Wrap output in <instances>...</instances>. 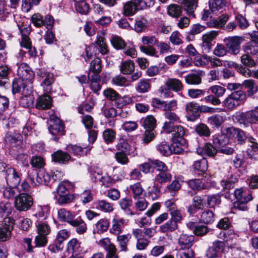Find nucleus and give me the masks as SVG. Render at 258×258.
<instances>
[{
	"instance_id": "0eeeda50",
	"label": "nucleus",
	"mask_w": 258,
	"mask_h": 258,
	"mask_svg": "<svg viewBox=\"0 0 258 258\" xmlns=\"http://www.w3.org/2000/svg\"><path fill=\"white\" fill-rule=\"evenodd\" d=\"M12 92L13 94L21 93L23 95H29L32 88V84H29L25 80L15 79L13 82Z\"/></svg>"
},
{
	"instance_id": "cd10ccee",
	"label": "nucleus",
	"mask_w": 258,
	"mask_h": 258,
	"mask_svg": "<svg viewBox=\"0 0 258 258\" xmlns=\"http://www.w3.org/2000/svg\"><path fill=\"white\" fill-rule=\"evenodd\" d=\"M67 151L76 156H82L87 153L88 150L77 145L69 144L66 147Z\"/></svg>"
},
{
	"instance_id": "7ed1b4c3",
	"label": "nucleus",
	"mask_w": 258,
	"mask_h": 258,
	"mask_svg": "<svg viewBox=\"0 0 258 258\" xmlns=\"http://www.w3.org/2000/svg\"><path fill=\"white\" fill-rule=\"evenodd\" d=\"M235 120L244 126L258 122V107L245 112H237L234 116Z\"/></svg>"
},
{
	"instance_id": "b1692460",
	"label": "nucleus",
	"mask_w": 258,
	"mask_h": 258,
	"mask_svg": "<svg viewBox=\"0 0 258 258\" xmlns=\"http://www.w3.org/2000/svg\"><path fill=\"white\" fill-rule=\"evenodd\" d=\"M198 0H182L183 10L186 12L187 15L192 17H195L194 12L198 7Z\"/></svg>"
},
{
	"instance_id": "8fccbe9b",
	"label": "nucleus",
	"mask_w": 258,
	"mask_h": 258,
	"mask_svg": "<svg viewBox=\"0 0 258 258\" xmlns=\"http://www.w3.org/2000/svg\"><path fill=\"white\" fill-rule=\"evenodd\" d=\"M10 73V69L6 66L0 67V86L4 87L8 82V77Z\"/></svg>"
},
{
	"instance_id": "09e8293b",
	"label": "nucleus",
	"mask_w": 258,
	"mask_h": 258,
	"mask_svg": "<svg viewBox=\"0 0 258 258\" xmlns=\"http://www.w3.org/2000/svg\"><path fill=\"white\" fill-rule=\"evenodd\" d=\"M156 120L152 115L147 116L143 121V126L146 130L153 131L156 126Z\"/></svg>"
},
{
	"instance_id": "412c9836",
	"label": "nucleus",
	"mask_w": 258,
	"mask_h": 258,
	"mask_svg": "<svg viewBox=\"0 0 258 258\" xmlns=\"http://www.w3.org/2000/svg\"><path fill=\"white\" fill-rule=\"evenodd\" d=\"M99 244L106 251V256H109L114 252H117L115 245L112 243L109 238H104L99 241Z\"/></svg>"
},
{
	"instance_id": "dca6fc26",
	"label": "nucleus",
	"mask_w": 258,
	"mask_h": 258,
	"mask_svg": "<svg viewBox=\"0 0 258 258\" xmlns=\"http://www.w3.org/2000/svg\"><path fill=\"white\" fill-rule=\"evenodd\" d=\"M21 33L20 46L25 48H32V41L28 36L31 32V28L29 26L19 27Z\"/></svg>"
},
{
	"instance_id": "4be33fe9",
	"label": "nucleus",
	"mask_w": 258,
	"mask_h": 258,
	"mask_svg": "<svg viewBox=\"0 0 258 258\" xmlns=\"http://www.w3.org/2000/svg\"><path fill=\"white\" fill-rule=\"evenodd\" d=\"M70 224L75 228V231L79 234H83L87 231V224L80 217L74 218Z\"/></svg>"
},
{
	"instance_id": "1a4fd4ad",
	"label": "nucleus",
	"mask_w": 258,
	"mask_h": 258,
	"mask_svg": "<svg viewBox=\"0 0 258 258\" xmlns=\"http://www.w3.org/2000/svg\"><path fill=\"white\" fill-rule=\"evenodd\" d=\"M17 65V75L19 78L25 80L29 84H32L35 75L32 69L28 64L24 62Z\"/></svg>"
},
{
	"instance_id": "aec40b11",
	"label": "nucleus",
	"mask_w": 258,
	"mask_h": 258,
	"mask_svg": "<svg viewBox=\"0 0 258 258\" xmlns=\"http://www.w3.org/2000/svg\"><path fill=\"white\" fill-rule=\"evenodd\" d=\"M218 35V32L211 31L204 34L202 37L203 47L206 48H211L214 44V40Z\"/></svg>"
},
{
	"instance_id": "a18cd8bd",
	"label": "nucleus",
	"mask_w": 258,
	"mask_h": 258,
	"mask_svg": "<svg viewBox=\"0 0 258 258\" xmlns=\"http://www.w3.org/2000/svg\"><path fill=\"white\" fill-rule=\"evenodd\" d=\"M215 215L210 210H207L202 212L201 216V220L205 224H211L215 221Z\"/></svg>"
},
{
	"instance_id": "79ce46f5",
	"label": "nucleus",
	"mask_w": 258,
	"mask_h": 258,
	"mask_svg": "<svg viewBox=\"0 0 258 258\" xmlns=\"http://www.w3.org/2000/svg\"><path fill=\"white\" fill-rule=\"evenodd\" d=\"M177 228L178 224L170 219L160 226V230L163 233L171 232Z\"/></svg>"
},
{
	"instance_id": "680f3d73",
	"label": "nucleus",
	"mask_w": 258,
	"mask_h": 258,
	"mask_svg": "<svg viewBox=\"0 0 258 258\" xmlns=\"http://www.w3.org/2000/svg\"><path fill=\"white\" fill-rule=\"evenodd\" d=\"M148 202L144 198H139L135 203L134 209L135 212H142L144 211L148 207Z\"/></svg>"
},
{
	"instance_id": "49530a36",
	"label": "nucleus",
	"mask_w": 258,
	"mask_h": 258,
	"mask_svg": "<svg viewBox=\"0 0 258 258\" xmlns=\"http://www.w3.org/2000/svg\"><path fill=\"white\" fill-rule=\"evenodd\" d=\"M172 175L168 171L160 172L155 177V180L159 183L162 184L171 180Z\"/></svg>"
},
{
	"instance_id": "2f4dec72",
	"label": "nucleus",
	"mask_w": 258,
	"mask_h": 258,
	"mask_svg": "<svg viewBox=\"0 0 258 258\" xmlns=\"http://www.w3.org/2000/svg\"><path fill=\"white\" fill-rule=\"evenodd\" d=\"M136 2L135 0H132L124 6L123 12L125 15H133L135 14L136 11L143 9L142 8H139V5Z\"/></svg>"
},
{
	"instance_id": "f704fd0d",
	"label": "nucleus",
	"mask_w": 258,
	"mask_h": 258,
	"mask_svg": "<svg viewBox=\"0 0 258 258\" xmlns=\"http://www.w3.org/2000/svg\"><path fill=\"white\" fill-rule=\"evenodd\" d=\"M109 226V222L106 219H101L96 224L94 229V233H103L106 231Z\"/></svg>"
},
{
	"instance_id": "4d7b16f0",
	"label": "nucleus",
	"mask_w": 258,
	"mask_h": 258,
	"mask_svg": "<svg viewBox=\"0 0 258 258\" xmlns=\"http://www.w3.org/2000/svg\"><path fill=\"white\" fill-rule=\"evenodd\" d=\"M98 208L105 212H110L113 210V204L106 200H101L97 201Z\"/></svg>"
},
{
	"instance_id": "c9c22d12",
	"label": "nucleus",
	"mask_w": 258,
	"mask_h": 258,
	"mask_svg": "<svg viewBox=\"0 0 258 258\" xmlns=\"http://www.w3.org/2000/svg\"><path fill=\"white\" fill-rule=\"evenodd\" d=\"M228 132L233 135L235 139L237 140L238 143L242 144L246 140L245 133L242 130L235 127L228 128Z\"/></svg>"
},
{
	"instance_id": "f257e3e1",
	"label": "nucleus",
	"mask_w": 258,
	"mask_h": 258,
	"mask_svg": "<svg viewBox=\"0 0 258 258\" xmlns=\"http://www.w3.org/2000/svg\"><path fill=\"white\" fill-rule=\"evenodd\" d=\"M194 236L192 235L182 234L178 239V243L182 250L178 251L177 257L179 258H192L193 251L189 248L194 243Z\"/></svg>"
},
{
	"instance_id": "c85d7f7f",
	"label": "nucleus",
	"mask_w": 258,
	"mask_h": 258,
	"mask_svg": "<svg viewBox=\"0 0 258 258\" xmlns=\"http://www.w3.org/2000/svg\"><path fill=\"white\" fill-rule=\"evenodd\" d=\"M165 85L169 90H172L175 92L180 91L183 88L181 82L175 78L168 79L166 82Z\"/></svg>"
},
{
	"instance_id": "0e129e2a",
	"label": "nucleus",
	"mask_w": 258,
	"mask_h": 258,
	"mask_svg": "<svg viewBox=\"0 0 258 258\" xmlns=\"http://www.w3.org/2000/svg\"><path fill=\"white\" fill-rule=\"evenodd\" d=\"M76 3V9L78 13L83 15L87 14L88 13L89 11V6L85 1Z\"/></svg>"
},
{
	"instance_id": "6ab92c4d",
	"label": "nucleus",
	"mask_w": 258,
	"mask_h": 258,
	"mask_svg": "<svg viewBox=\"0 0 258 258\" xmlns=\"http://www.w3.org/2000/svg\"><path fill=\"white\" fill-rule=\"evenodd\" d=\"M244 40V38L243 37L234 36L225 38L223 41L227 48H236L239 47Z\"/></svg>"
},
{
	"instance_id": "6e6d98bb",
	"label": "nucleus",
	"mask_w": 258,
	"mask_h": 258,
	"mask_svg": "<svg viewBox=\"0 0 258 258\" xmlns=\"http://www.w3.org/2000/svg\"><path fill=\"white\" fill-rule=\"evenodd\" d=\"M238 181V179L235 176L231 175L226 180H222L221 184L224 189H231L234 187L235 183Z\"/></svg>"
},
{
	"instance_id": "c03bdc74",
	"label": "nucleus",
	"mask_w": 258,
	"mask_h": 258,
	"mask_svg": "<svg viewBox=\"0 0 258 258\" xmlns=\"http://www.w3.org/2000/svg\"><path fill=\"white\" fill-rule=\"evenodd\" d=\"M229 142V138L224 134L213 137V142L216 146L217 149L219 148L220 147L225 145L226 144H228Z\"/></svg>"
},
{
	"instance_id": "f3484780",
	"label": "nucleus",
	"mask_w": 258,
	"mask_h": 258,
	"mask_svg": "<svg viewBox=\"0 0 258 258\" xmlns=\"http://www.w3.org/2000/svg\"><path fill=\"white\" fill-rule=\"evenodd\" d=\"M51 157L53 161L61 164H68L69 161L72 160L69 152H65L61 150H58L53 153Z\"/></svg>"
},
{
	"instance_id": "20e7f679",
	"label": "nucleus",
	"mask_w": 258,
	"mask_h": 258,
	"mask_svg": "<svg viewBox=\"0 0 258 258\" xmlns=\"http://www.w3.org/2000/svg\"><path fill=\"white\" fill-rule=\"evenodd\" d=\"M245 99L246 95L243 91H235L223 100V106L227 109H233L244 102Z\"/></svg>"
},
{
	"instance_id": "bf43d9fd",
	"label": "nucleus",
	"mask_w": 258,
	"mask_h": 258,
	"mask_svg": "<svg viewBox=\"0 0 258 258\" xmlns=\"http://www.w3.org/2000/svg\"><path fill=\"white\" fill-rule=\"evenodd\" d=\"M12 212V206L9 202H2L0 203V217L8 216Z\"/></svg>"
},
{
	"instance_id": "e433bc0d",
	"label": "nucleus",
	"mask_w": 258,
	"mask_h": 258,
	"mask_svg": "<svg viewBox=\"0 0 258 258\" xmlns=\"http://www.w3.org/2000/svg\"><path fill=\"white\" fill-rule=\"evenodd\" d=\"M117 242L120 247V250L126 251L127 250V245L131 238V235L130 234L117 235Z\"/></svg>"
},
{
	"instance_id": "423d86ee",
	"label": "nucleus",
	"mask_w": 258,
	"mask_h": 258,
	"mask_svg": "<svg viewBox=\"0 0 258 258\" xmlns=\"http://www.w3.org/2000/svg\"><path fill=\"white\" fill-rule=\"evenodd\" d=\"M2 225V227L0 228V241H5L8 240L11 236L14 228V220L10 217H5Z\"/></svg>"
},
{
	"instance_id": "a878e982",
	"label": "nucleus",
	"mask_w": 258,
	"mask_h": 258,
	"mask_svg": "<svg viewBox=\"0 0 258 258\" xmlns=\"http://www.w3.org/2000/svg\"><path fill=\"white\" fill-rule=\"evenodd\" d=\"M52 99L48 95H41L37 100L36 107L39 109H46L50 108Z\"/></svg>"
},
{
	"instance_id": "a211bd4d",
	"label": "nucleus",
	"mask_w": 258,
	"mask_h": 258,
	"mask_svg": "<svg viewBox=\"0 0 258 258\" xmlns=\"http://www.w3.org/2000/svg\"><path fill=\"white\" fill-rule=\"evenodd\" d=\"M124 221L125 220L123 218L114 217L112 221L110 232L114 235H119L122 233V229L124 227Z\"/></svg>"
},
{
	"instance_id": "a19ab883",
	"label": "nucleus",
	"mask_w": 258,
	"mask_h": 258,
	"mask_svg": "<svg viewBox=\"0 0 258 258\" xmlns=\"http://www.w3.org/2000/svg\"><path fill=\"white\" fill-rule=\"evenodd\" d=\"M192 168L198 172H205L208 169V162L205 158L194 162L192 165Z\"/></svg>"
},
{
	"instance_id": "37998d69",
	"label": "nucleus",
	"mask_w": 258,
	"mask_h": 258,
	"mask_svg": "<svg viewBox=\"0 0 258 258\" xmlns=\"http://www.w3.org/2000/svg\"><path fill=\"white\" fill-rule=\"evenodd\" d=\"M226 5L224 0H211L209 3V7L213 13H216L222 9Z\"/></svg>"
},
{
	"instance_id": "9d476101",
	"label": "nucleus",
	"mask_w": 258,
	"mask_h": 258,
	"mask_svg": "<svg viewBox=\"0 0 258 258\" xmlns=\"http://www.w3.org/2000/svg\"><path fill=\"white\" fill-rule=\"evenodd\" d=\"M37 75L44 80L41 83V86L45 93H50L52 91V85L54 82V77L53 74L46 72L42 70H39L37 73Z\"/></svg>"
},
{
	"instance_id": "7c9ffc66",
	"label": "nucleus",
	"mask_w": 258,
	"mask_h": 258,
	"mask_svg": "<svg viewBox=\"0 0 258 258\" xmlns=\"http://www.w3.org/2000/svg\"><path fill=\"white\" fill-rule=\"evenodd\" d=\"M51 175L44 169H40L37 173V182L40 184L47 185L51 180Z\"/></svg>"
},
{
	"instance_id": "603ef678",
	"label": "nucleus",
	"mask_w": 258,
	"mask_h": 258,
	"mask_svg": "<svg viewBox=\"0 0 258 258\" xmlns=\"http://www.w3.org/2000/svg\"><path fill=\"white\" fill-rule=\"evenodd\" d=\"M116 137V133L111 128H107L103 132V138L107 144L114 142Z\"/></svg>"
},
{
	"instance_id": "3c124183",
	"label": "nucleus",
	"mask_w": 258,
	"mask_h": 258,
	"mask_svg": "<svg viewBox=\"0 0 258 258\" xmlns=\"http://www.w3.org/2000/svg\"><path fill=\"white\" fill-rule=\"evenodd\" d=\"M157 150L163 155L168 156L172 154L171 147L166 142H162L156 146Z\"/></svg>"
},
{
	"instance_id": "de8ad7c7",
	"label": "nucleus",
	"mask_w": 258,
	"mask_h": 258,
	"mask_svg": "<svg viewBox=\"0 0 258 258\" xmlns=\"http://www.w3.org/2000/svg\"><path fill=\"white\" fill-rule=\"evenodd\" d=\"M224 121L223 117L218 114L213 115L208 118V123L216 127H220Z\"/></svg>"
},
{
	"instance_id": "6e6552de",
	"label": "nucleus",
	"mask_w": 258,
	"mask_h": 258,
	"mask_svg": "<svg viewBox=\"0 0 258 258\" xmlns=\"http://www.w3.org/2000/svg\"><path fill=\"white\" fill-rule=\"evenodd\" d=\"M49 131L52 135L56 137L53 138L55 141H57L60 136L64 135V127L59 118L57 117L51 118L49 120Z\"/></svg>"
},
{
	"instance_id": "c756f323",
	"label": "nucleus",
	"mask_w": 258,
	"mask_h": 258,
	"mask_svg": "<svg viewBox=\"0 0 258 258\" xmlns=\"http://www.w3.org/2000/svg\"><path fill=\"white\" fill-rule=\"evenodd\" d=\"M88 79L90 80V88L96 94H99L98 92L101 88L100 84V78L98 75L95 74L91 76L90 72L88 75Z\"/></svg>"
},
{
	"instance_id": "f8f14e48",
	"label": "nucleus",
	"mask_w": 258,
	"mask_h": 258,
	"mask_svg": "<svg viewBox=\"0 0 258 258\" xmlns=\"http://www.w3.org/2000/svg\"><path fill=\"white\" fill-rule=\"evenodd\" d=\"M4 140L8 146L14 147L21 145L23 139L20 133L14 131H10L6 134Z\"/></svg>"
},
{
	"instance_id": "58836bf2",
	"label": "nucleus",
	"mask_w": 258,
	"mask_h": 258,
	"mask_svg": "<svg viewBox=\"0 0 258 258\" xmlns=\"http://www.w3.org/2000/svg\"><path fill=\"white\" fill-rule=\"evenodd\" d=\"M242 85L247 89V93L248 96H251L258 90V87L252 79L245 80Z\"/></svg>"
},
{
	"instance_id": "052dcab7",
	"label": "nucleus",
	"mask_w": 258,
	"mask_h": 258,
	"mask_svg": "<svg viewBox=\"0 0 258 258\" xmlns=\"http://www.w3.org/2000/svg\"><path fill=\"white\" fill-rule=\"evenodd\" d=\"M130 153H125L123 152H116L115 154V158L116 161L122 165L127 164L129 162V159L127 155Z\"/></svg>"
},
{
	"instance_id": "5701e85b",
	"label": "nucleus",
	"mask_w": 258,
	"mask_h": 258,
	"mask_svg": "<svg viewBox=\"0 0 258 258\" xmlns=\"http://www.w3.org/2000/svg\"><path fill=\"white\" fill-rule=\"evenodd\" d=\"M203 207V199L200 196H196L193 198L192 203L187 207V211L190 214H193Z\"/></svg>"
},
{
	"instance_id": "f03ea898",
	"label": "nucleus",
	"mask_w": 258,
	"mask_h": 258,
	"mask_svg": "<svg viewBox=\"0 0 258 258\" xmlns=\"http://www.w3.org/2000/svg\"><path fill=\"white\" fill-rule=\"evenodd\" d=\"M236 201L233 203L232 210L234 211L247 210V203L252 200L251 195L246 190L243 188H237L234 191Z\"/></svg>"
},
{
	"instance_id": "e2e57ef3",
	"label": "nucleus",
	"mask_w": 258,
	"mask_h": 258,
	"mask_svg": "<svg viewBox=\"0 0 258 258\" xmlns=\"http://www.w3.org/2000/svg\"><path fill=\"white\" fill-rule=\"evenodd\" d=\"M182 9L181 6L173 4L169 6L168 9V14L173 17H178L181 15Z\"/></svg>"
},
{
	"instance_id": "864d4df0",
	"label": "nucleus",
	"mask_w": 258,
	"mask_h": 258,
	"mask_svg": "<svg viewBox=\"0 0 258 258\" xmlns=\"http://www.w3.org/2000/svg\"><path fill=\"white\" fill-rule=\"evenodd\" d=\"M196 131L201 136L209 137L211 135L209 127L205 124L200 123L196 127Z\"/></svg>"
},
{
	"instance_id": "69168bd1",
	"label": "nucleus",
	"mask_w": 258,
	"mask_h": 258,
	"mask_svg": "<svg viewBox=\"0 0 258 258\" xmlns=\"http://www.w3.org/2000/svg\"><path fill=\"white\" fill-rule=\"evenodd\" d=\"M111 43L114 48H124L126 44L123 40L119 36H113L110 40Z\"/></svg>"
},
{
	"instance_id": "774afa93",
	"label": "nucleus",
	"mask_w": 258,
	"mask_h": 258,
	"mask_svg": "<svg viewBox=\"0 0 258 258\" xmlns=\"http://www.w3.org/2000/svg\"><path fill=\"white\" fill-rule=\"evenodd\" d=\"M81 200L85 205L93 200V195L91 190H85L80 195Z\"/></svg>"
},
{
	"instance_id": "473e14b6",
	"label": "nucleus",
	"mask_w": 258,
	"mask_h": 258,
	"mask_svg": "<svg viewBox=\"0 0 258 258\" xmlns=\"http://www.w3.org/2000/svg\"><path fill=\"white\" fill-rule=\"evenodd\" d=\"M57 217L60 221L67 222L70 224L75 218V215L65 209H60L58 211Z\"/></svg>"
},
{
	"instance_id": "5fc2aeb1",
	"label": "nucleus",
	"mask_w": 258,
	"mask_h": 258,
	"mask_svg": "<svg viewBox=\"0 0 258 258\" xmlns=\"http://www.w3.org/2000/svg\"><path fill=\"white\" fill-rule=\"evenodd\" d=\"M188 185L194 190H200L206 188L204 183L199 179H194L186 182Z\"/></svg>"
},
{
	"instance_id": "4c0bfd02",
	"label": "nucleus",
	"mask_w": 258,
	"mask_h": 258,
	"mask_svg": "<svg viewBox=\"0 0 258 258\" xmlns=\"http://www.w3.org/2000/svg\"><path fill=\"white\" fill-rule=\"evenodd\" d=\"M135 70V64L133 61L127 60L123 61L120 66V71L124 75L131 74Z\"/></svg>"
},
{
	"instance_id": "9b49d317",
	"label": "nucleus",
	"mask_w": 258,
	"mask_h": 258,
	"mask_svg": "<svg viewBox=\"0 0 258 258\" xmlns=\"http://www.w3.org/2000/svg\"><path fill=\"white\" fill-rule=\"evenodd\" d=\"M195 141L197 144L195 147L198 154L203 156L214 157L218 153L216 147H215L211 143H206L203 147H200L197 139H196Z\"/></svg>"
},
{
	"instance_id": "72a5a7b5",
	"label": "nucleus",
	"mask_w": 258,
	"mask_h": 258,
	"mask_svg": "<svg viewBox=\"0 0 258 258\" xmlns=\"http://www.w3.org/2000/svg\"><path fill=\"white\" fill-rule=\"evenodd\" d=\"M119 205L121 207V209L125 212L128 215L134 216L139 214L136 212L133 211L130 209V207L132 206V201L129 199H121L119 201Z\"/></svg>"
},
{
	"instance_id": "4468645a",
	"label": "nucleus",
	"mask_w": 258,
	"mask_h": 258,
	"mask_svg": "<svg viewBox=\"0 0 258 258\" xmlns=\"http://www.w3.org/2000/svg\"><path fill=\"white\" fill-rule=\"evenodd\" d=\"M5 178L8 186H17L21 181L20 174L12 167L7 168Z\"/></svg>"
},
{
	"instance_id": "338daca9",
	"label": "nucleus",
	"mask_w": 258,
	"mask_h": 258,
	"mask_svg": "<svg viewBox=\"0 0 258 258\" xmlns=\"http://www.w3.org/2000/svg\"><path fill=\"white\" fill-rule=\"evenodd\" d=\"M250 40L247 43L245 48L258 47V31H254L250 34Z\"/></svg>"
},
{
	"instance_id": "ddd939ff",
	"label": "nucleus",
	"mask_w": 258,
	"mask_h": 258,
	"mask_svg": "<svg viewBox=\"0 0 258 258\" xmlns=\"http://www.w3.org/2000/svg\"><path fill=\"white\" fill-rule=\"evenodd\" d=\"M162 128L167 134L172 133L174 138H179L182 139L185 135V130L181 125H174L170 123L164 122Z\"/></svg>"
},
{
	"instance_id": "393cba45",
	"label": "nucleus",
	"mask_w": 258,
	"mask_h": 258,
	"mask_svg": "<svg viewBox=\"0 0 258 258\" xmlns=\"http://www.w3.org/2000/svg\"><path fill=\"white\" fill-rule=\"evenodd\" d=\"M202 71H198L195 73H189L185 76V82L189 85H199L202 82Z\"/></svg>"
},
{
	"instance_id": "13d9d810",
	"label": "nucleus",
	"mask_w": 258,
	"mask_h": 258,
	"mask_svg": "<svg viewBox=\"0 0 258 258\" xmlns=\"http://www.w3.org/2000/svg\"><path fill=\"white\" fill-rule=\"evenodd\" d=\"M207 206L210 208L219 205L221 202V196L219 194H214L207 196Z\"/></svg>"
},
{
	"instance_id": "39448f33",
	"label": "nucleus",
	"mask_w": 258,
	"mask_h": 258,
	"mask_svg": "<svg viewBox=\"0 0 258 258\" xmlns=\"http://www.w3.org/2000/svg\"><path fill=\"white\" fill-rule=\"evenodd\" d=\"M15 206L19 211H26L29 210L33 205V199L26 193L20 194L16 197Z\"/></svg>"
},
{
	"instance_id": "2eb2a0df",
	"label": "nucleus",
	"mask_w": 258,
	"mask_h": 258,
	"mask_svg": "<svg viewBox=\"0 0 258 258\" xmlns=\"http://www.w3.org/2000/svg\"><path fill=\"white\" fill-rule=\"evenodd\" d=\"M142 42L145 46L149 48H153L155 46L159 48H167L168 45L163 42H159L157 39L154 36H144L142 38Z\"/></svg>"
},
{
	"instance_id": "bb28decb",
	"label": "nucleus",
	"mask_w": 258,
	"mask_h": 258,
	"mask_svg": "<svg viewBox=\"0 0 258 258\" xmlns=\"http://www.w3.org/2000/svg\"><path fill=\"white\" fill-rule=\"evenodd\" d=\"M229 19V16L228 15H222L216 19L211 20L209 22V26L210 27L223 29Z\"/></svg>"
},
{
	"instance_id": "ea45409f",
	"label": "nucleus",
	"mask_w": 258,
	"mask_h": 258,
	"mask_svg": "<svg viewBox=\"0 0 258 258\" xmlns=\"http://www.w3.org/2000/svg\"><path fill=\"white\" fill-rule=\"evenodd\" d=\"M68 250L69 252L75 254H78L82 251L80 243L76 238H73L69 242Z\"/></svg>"
}]
</instances>
